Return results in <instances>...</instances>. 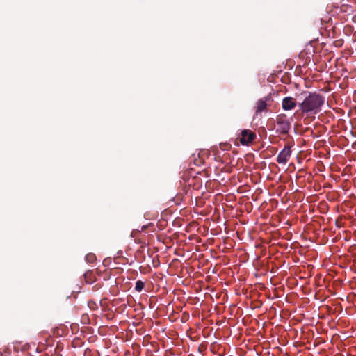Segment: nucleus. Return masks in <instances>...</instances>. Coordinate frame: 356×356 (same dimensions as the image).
Returning a JSON list of instances; mask_svg holds the SVG:
<instances>
[{
  "label": "nucleus",
  "mask_w": 356,
  "mask_h": 356,
  "mask_svg": "<svg viewBox=\"0 0 356 356\" xmlns=\"http://www.w3.org/2000/svg\"><path fill=\"white\" fill-rule=\"evenodd\" d=\"M298 106L302 113L316 114L325 102V97L317 92L303 91L296 95Z\"/></svg>",
  "instance_id": "obj_1"
},
{
  "label": "nucleus",
  "mask_w": 356,
  "mask_h": 356,
  "mask_svg": "<svg viewBox=\"0 0 356 356\" xmlns=\"http://www.w3.org/2000/svg\"><path fill=\"white\" fill-rule=\"evenodd\" d=\"M276 122L277 124V132H279L281 134H287L290 129L291 124L286 119V115H277Z\"/></svg>",
  "instance_id": "obj_2"
},
{
  "label": "nucleus",
  "mask_w": 356,
  "mask_h": 356,
  "mask_svg": "<svg viewBox=\"0 0 356 356\" xmlns=\"http://www.w3.org/2000/svg\"><path fill=\"white\" fill-rule=\"evenodd\" d=\"M257 137L256 134L250 129L241 131L240 142L243 145H248L252 143Z\"/></svg>",
  "instance_id": "obj_3"
},
{
  "label": "nucleus",
  "mask_w": 356,
  "mask_h": 356,
  "mask_svg": "<svg viewBox=\"0 0 356 356\" xmlns=\"http://www.w3.org/2000/svg\"><path fill=\"white\" fill-rule=\"evenodd\" d=\"M291 154V145H286L284 149L278 154L277 157V162L280 164H286Z\"/></svg>",
  "instance_id": "obj_4"
},
{
  "label": "nucleus",
  "mask_w": 356,
  "mask_h": 356,
  "mask_svg": "<svg viewBox=\"0 0 356 356\" xmlns=\"http://www.w3.org/2000/svg\"><path fill=\"white\" fill-rule=\"evenodd\" d=\"M270 100H271V97L268 95L257 102L255 106V113L257 115L266 110L268 105V102Z\"/></svg>",
  "instance_id": "obj_5"
},
{
  "label": "nucleus",
  "mask_w": 356,
  "mask_h": 356,
  "mask_svg": "<svg viewBox=\"0 0 356 356\" xmlns=\"http://www.w3.org/2000/svg\"><path fill=\"white\" fill-rule=\"evenodd\" d=\"M298 104V101L291 97H286L282 100V108L285 111L291 110Z\"/></svg>",
  "instance_id": "obj_6"
},
{
  "label": "nucleus",
  "mask_w": 356,
  "mask_h": 356,
  "mask_svg": "<svg viewBox=\"0 0 356 356\" xmlns=\"http://www.w3.org/2000/svg\"><path fill=\"white\" fill-rule=\"evenodd\" d=\"M85 259L88 263L92 264L96 260V256L93 253H88L86 255Z\"/></svg>",
  "instance_id": "obj_7"
},
{
  "label": "nucleus",
  "mask_w": 356,
  "mask_h": 356,
  "mask_svg": "<svg viewBox=\"0 0 356 356\" xmlns=\"http://www.w3.org/2000/svg\"><path fill=\"white\" fill-rule=\"evenodd\" d=\"M144 288V282L142 280H137L136 282L135 289L138 292H140Z\"/></svg>",
  "instance_id": "obj_8"
},
{
  "label": "nucleus",
  "mask_w": 356,
  "mask_h": 356,
  "mask_svg": "<svg viewBox=\"0 0 356 356\" xmlns=\"http://www.w3.org/2000/svg\"><path fill=\"white\" fill-rule=\"evenodd\" d=\"M353 20L354 22H356V15L353 17Z\"/></svg>",
  "instance_id": "obj_9"
}]
</instances>
